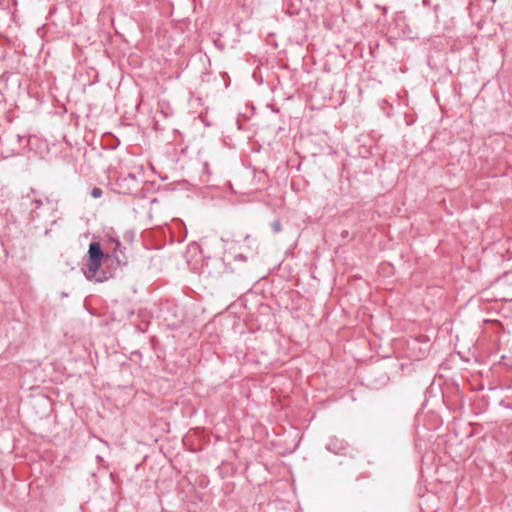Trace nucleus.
I'll return each instance as SVG.
<instances>
[{
    "label": "nucleus",
    "instance_id": "nucleus-2",
    "mask_svg": "<svg viewBox=\"0 0 512 512\" xmlns=\"http://www.w3.org/2000/svg\"><path fill=\"white\" fill-rule=\"evenodd\" d=\"M88 261L86 263L85 276L89 280L96 282H103L108 279L104 272L98 273L101 266V261L104 256L101 245L98 242H92L88 249Z\"/></svg>",
    "mask_w": 512,
    "mask_h": 512
},
{
    "label": "nucleus",
    "instance_id": "nucleus-4",
    "mask_svg": "<svg viewBox=\"0 0 512 512\" xmlns=\"http://www.w3.org/2000/svg\"><path fill=\"white\" fill-rule=\"evenodd\" d=\"M115 185L122 194H131L138 186V178L135 174L129 173L126 176H119Z\"/></svg>",
    "mask_w": 512,
    "mask_h": 512
},
{
    "label": "nucleus",
    "instance_id": "nucleus-3",
    "mask_svg": "<svg viewBox=\"0 0 512 512\" xmlns=\"http://www.w3.org/2000/svg\"><path fill=\"white\" fill-rule=\"evenodd\" d=\"M0 142L4 151L8 155L18 154L23 146V142H28L25 136L14 131H6L0 136Z\"/></svg>",
    "mask_w": 512,
    "mask_h": 512
},
{
    "label": "nucleus",
    "instance_id": "nucleus-8",
    "mask_svg": "<svg viewBox=\"0 0 512 512\" xmlns=\"http://www.w3.org/2000/svg\"><path fill=\"white\" fill-rule=\"evenodd\" d=\"M510 408L512 409V406Z\"/></svg>",
    "mask_w": 512,
    "mask_h": 512
},
{
    "label": "nucleus",
    "instance_id": "nucleus-1",
    "mask_svg": "<svg viewBox=\"0 0 512 512\" xmlns=\"http://www.w3.org/2000/svg\"><path fill=\"white\" fill-rule=\"evenodd\" d=\"M57 210V203L54 200L45 197L43 199L31 200V208L29 212L32 222L42 221L47 224L55 223L54 212Z\"/></svg>",
    "mask_w": 512,
    "mask_h": 512
},
{
    "label": "nucleus",
    "instance_id": "nucleus-7",
    "mask_svg": "<svg viewBox=\"0 0 512 512\" xmlns=\"http://www.w3.org/2000/svg\"><path fill=\"white\" fill-rule=\"evenodd\" d=\"M103 194V191L100 187H94L92 190H91V196L93 198H100Z\"/></svg>",
    "mask_w": 512,
    "mask_h": 512
},
{
    "label": "nucleus",
    "instance_id": "nucleus-6",
    "mask_svg": "<svg viewBox=\"0 0 512 512\" xmlns=\"http://www.w3.org/2000/svg\"><path fill=\"white\" fill-rule=\"evenodd\" d=\"M271 228L274 233H279L282 230V225L279 220H275L271 223Z\"/></svg>",
    "mask_w": 512,
    "mask_h": 512
},
{
    "label": "nucleus",
    "instance_id": "nucleus-5",
    "mask_svg": "<svg viewBox=\"0 0 512 512\" xmlns=\"http://www.w3.org/2000/svg\"><path fill=\"white\" fill-rule=\"evenodd\" d=\"M326 449L336 455H346L348 451V444L345 440L336 436H330L325 445Z\"/></svg>",
    "mask_w": 512,
    "mask_h": 512
}]
</instances>
